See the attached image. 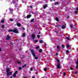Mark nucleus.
Returning <instances> with one entry per match:
<instances>
[{
	"label": "nucleus",
	"mask_w": 78,
	"mask_h": 78,
	"mask_svg": "<svg viewBox=\"0 0 78 78\" xmlns=\"http://www.w3.org/2000/svg\"><path fill=\"white\" fill-rule=\"evenodd\" d=\"M9 32H13L15 33H19V31L17 29V28H15L13 30L10 29L8 30Z\"/></svg>",
	"instance_id": "1"
},
{
	"label": "nucleus",
	"mask_w": 78,
	"mask_h": 78,
	"mask_svg": "<svg viewBox=\"0 0 78 78\" xmlns=\"http://www.w3.org/2000/svg\"><path fill=\"white\" fill-rule=\"evenodd\" d=\"M6 69V73H7V76H9V75H12V73L11 72H10L9 73V72L10 71V69L9 68H7Z\"/></svg>",
	"instance_id": "2"
},
{
	"label": "nucleus",
	"mask_w": 78,
	"mask_h": 78,
	"mask_svg": "<svg viewBox=\"0 0 78 78\" xmlns=\"http://www.w3.org/2000/svg\"><path fill=\"white\" fill-rule=\"evenodd\" d=\"M30 51L33 56L34 57H35V59H38V57L36 56V55H35V52H34V51L32 50H31Z\"/></svg>",
	"instance_id": "3"
},
{
	"label": "nucleus",
	"mask_w": 78,
	"mask_h": 78,
	"mask_svg": "<svg viewBox=\"0 0 78 78\" xmlns=\"http://www.w3.org/2000/svg\"><path fill=\"white\" fill-rule=\"evenodd\" d=\"M17 72H18V71H16L15 72V73H14L13 77L14 78H15L16 77V75L17 74Z\"/></svg>",
	"instance_id": "4"
},
{
	"label": "nucleus",
	"mask_w": 78,
	"mask_h": 78,
	"mask_svg": "<svg viewBox=\"0 0 78 78\" xmlns=\"http://www.w3.org/2000/svg\"><path fill=\"white\" fill-rule=\"evenodd\" d=\"M57 68L58 69H60V63H58L57 65Z\"/></svg>",
	"instance_id": "5"
},
{
	"label": "nucleus",
	"mask_w": 78,
	"mask_h": 78,
	"mask_svg": "<svg viewBox=\"0 0 78 78\" xmlns=\"http://www.w3.org/2000/svg\"><path fill=\"white\" fill-rule=\"evenodd\" d=\"M35 37H36V36L34 34L32 35V37L33 40H34V39H35Z\"/></svg>",
	"instance_id": "6"
},
{
	"label": "nucleus",
	"mask_w": 78,
	"mask_h": 78,
	"mask_svg": "<svg viewBox=\"0 0 78 78\" xmlns=\"http://www.w3.org/2000/svg\"><path fill=\"white\" fill-rule=\"evenodd\" d=\"M10 39H11V37L10 36H9V35L7 36V38H6V40H9Z\"/></svg>",
	"instance_id": "7"
},
{
	"label": "nucleus",
	"mask_w": 78,
	"mask_h": 78,
	"mask_svg": "<svg viewBox=\"0 0 78 78\" xmlns=\"http://www.w3.org/2000/svg\"><path fill=\"white\" fill-rule=\"evenodd\" d=\"M17 26H18V27H21V26L22 25H21V24L20 23H18L17 24Z\"/></svg>",
	"instance_id": "8"
},
{
	"label": "nucleus",
	"mask_w": 78,
	"mask_h": 78,
	"mask_svg": "<svg viewBox=\"0 0 78 78\" xmlns=\"http://www.w3.org/2000/svg\"><path fill=\"white\" fill-rule=\"evenodd\" d=\"M61 26V25L59 24H57L55 26V27H59L60 26Z\"/></svg>",
	"instance_id": "9"
},
{
	"label": "nucleus",
	"mask_w": 78,
	"mask_h": 78,
	"mask_svg": "<svg viewBox=\"0 0 78 78\" xmlns=\"http://www.w3.org/2000/svg\"><path fill=\"white\" fill-rule=\"evenodd\" d=\"M66 28V27L64 25H63L62 27V29H65Z\"/></svg>",
	"instance_id": "10"
},
{
	"label": "nucleus",
	"mask_w": 78,
	"mask_h": 78,
	"mask_svg": "<svg viewBox=\"0 0 78 78\" xmlns=\"http://www.w3.org/2000/svg\"><path fill=\"white\" fill-rule=\"evenodd\" d=\"M47 5L46 4L44 5L43 6V8H44V9H45V8H47Z\"/></svg>",
	"instance_id": "11"
},
{
	"label": "nucleus",
	"mask_w": 78,
	"mask_h": 78,
	"mask_svg": "<svg viewBox=\"0 0 78 78\" xmlns=\"http://www.w3.org/2000/svg\"><path fill=\"white\" fill-rule=\"evenodd\" d=\"M31 15H28L27 16V19H28L29 18H30V17H31Z\"/></svg>",
	"instance_id": "12"
},
{
	"label": "nucleus",
	"mask_w": 78,
	"mask_h": 78,
	"mask_svg": "<svg viewBox=\"0 0 78 78\" xmlns=\"http://www.w3.org/2000/svg\"><path fill=\"white\" fill-rule=\"evenodd\" d=\"M57 21V22H59V19L57 17H56L55 18V19Z\"/></svg>",
	"instance_id": "13"
},
{
	"label": "nucleus",
	"mask_w": 78,
	"mask_h": 78,
	"mask_svg": "<svg viewBox=\"0 0 78 78\" xmlns=\"http://www.w3.org/2000/svg\"><path fill=\"white\" fill-rule=\"evenodd\" d=\"M57 49H58V50H61V49L60 48V47H59V46H57Z\"/></svg>",
	"instance_id": "14"
},
{
	"label": "nucleus",
	"mask_w": 78,
	"mask_h": 78,
	"mask_svg": "<svg viewBox=\"0 0 78 78\" xmlns=\"http://www.w3.org/2000/svg\"><path fill=\"white\" fill-rule=\"evenodd\" d=\"M34 21V19L33 18L31 20V22H33Z\"/></svg>",
	"instance_id": "15"
},
{
	"label": "nucleus",
	"mask_w": 78,
	"mask_h": 78,
	"mask_svg": "<svg viewBox=\"0 0 78 78\" xmlns=\"http://www.w3.org/2000/svg\"><path fill=\"white\" fill-rule=\"evenodd\" d=\"M39 42L40 44H42L43 43V41L41 40L39 41Z\"/></svg>",
	"instance_id": "16"
},
{
	"label": "nucleus",
	"mask_w": 78,
	"mask_h": 78,
	"mask_svg": "<svg viewBox=\"0 0 78 78\" xmlns=\"http://www.w3.org/2000/svg\"><path fill=\"white\" fill-rule=\"evenodd\" d=\"M44 70L45 71V72H46L47 70V68H45L44 69Z\"/></svg>",
	"instance_id": "17"
},
{
	"label": "nucleus",
	"mask_w": 78,
	"mask_h": 78,
	"mask_svg": "<svg viewBox=\"0 0 78 78\" xmlns=\"http://www.w3.org/2000/svg\"><path fill=\"white\" fill-rule=\"evenodd\" d=\"M78 10H77L75 11L74 12L75 14H78Z\"/></svg>",
	"instance_id": "18"
},
{
	"label": "nucleus",
	"mask_w": 78,
	"mask_h": 78,
	"mask_svg": "<svg viewBox=\"0 0 78 78\" xmlns=\"http://www.w3.org/2000/svg\"><path fill=\"white\" fill-rule=\"evenodd\" d=\"M39 52H40V53H42V49H40L39 50Z\"/></svg>",
	"instance_id": "19"
},
{
	"label": "nucleus",
	"mask_w": 78,
	"mask_h": 78,
	"mask_svg": "<svg viewBox=\"0 0 78 78\" xmlns=\"http://www.w3.org/2000/svg\"><path fill=\"white\" fill-rule=\"evenodd\" d=\"M27 66V65L26 64H25L24 65H23V66H22V67L23 68H24L25 67H26Z\"/></svg>",
	"instance_id": "20"
},
{
	"label": "nucleus",
	"mask_w": 78,
	"mask_h": 78,
	"mask_svg": "<svg viewBox=\"0 0 78 78\" xmlns=\"http://www.w3.org/2000/svg\"><path fill=\"white\" fill-rule=\"evenodd\" d=\"M58 3H59V2H55V5H58Z\"/></svg>",
	"instance_id": "21"
},
{
	"label": "nucleus",
	"mask_w": 78,
	"mask_h": 78,
	"mask_svg": "<svg viewBox=\"0 0 78 78\" xmlns=\"http://www.w3.org/2000/svg\"><path fill=\"white\" fill-rule=\"evenodd\" d=\"M9 20L10 21H11V22H13V21H14V20L13 19H12V18H11Z\"/></svg>",
	"instance_id": "22"
},
{
	"label": "nucleus",
	"mask_w": 78,
	"mask_h": 78,
	"mask_svg": "<svg viewBox=\"0 0 78 78\" xmlns=\"http://www.w3.org/2000/svg\"><path fill=\"white\" fill-rule=\"evenodd\" d=\"M17 63H18V64H21V63H22V62H19V61H17Z\"/></svg>",
	"instance_id": "23"
},
{
	"label": "nucleus",
	"mask_w": 78,
	"mask_h": 78,
	"mask_svg": "<svg viewBox=\"0 0 78 78\" xmlns=\"http://www.w3.org/2000/svg\"><path fill=\"white\" fill-rule=\"evenodd\" d=\"M70 26L71 28H73V25L71 24V25H70Z\"/></svg>",
	"instance_id": "24"
},
{
	"label": "nucleus",
	"mask_w": 78,
	"mask_h": 78,
	"mask_svg": "<svg viewBox=\"0 0 78 78\" xmlns=\"http://www.w3.org/2000/svg\"><path fill=\"white\" fill-rule=\"evenodd\" d=\"M66 53L67 55V53H69V50H67L66 51Z\"/></svg>",
	"instance_id": "25"
},
{
	"label": "nucleus",
	"mask_w": 78,
	"mask_h": 78,
	"mask_svg": "<svg viewBox=\"0 0 78 78\" xmlns=\"http://www.w3.org/2000/svg\"><path fill=\"white\" fill-rule=\"evenodd\" d=\"M23 37H25V33L23 34Z\"/></svg>",
	"instance_id": "26"
},
{
	"label": "nucleus",
	"mask_w": 78,
	"mask_h": 78,
	"mask_svg": "<svg viewBox=\"0 0 78 78\" xmlns=\"http://www.w3.org/2000/svg\"><path fill=\"white\" fill-rule=\"evenodd\" d=\"M16 9H17V10L19 9V7H16Z\"/></svg>",
	"instance_id": "27"
},
{
	"label": "nucleus",
	"mask_w": 78,
	"mask_h": 78,
	"mask_svg": "<svg viewBox=\"0 0 78 78\" xmlns=\"http://www.w3.org/2000/svg\"><path fill=\"white\" fill-rule=\"evenodd\" d=\"M22 67H19V70H22Z\"/></svg>",
	"instance_id": "28"
},
{
	"label": "nucleus",
	"mask_w": 78,
	"mask_h": 78,
	"mask_svg": "<svg viewBox=\"0 0 78 78\" xmlns=\"http://www.w3.org/2000/svg\"><path fill=\"white\" fill-rule=\"evenodd\" d=\"M5 22V21L4 20H2L1 21V23H4Z\"/></svg>",
	"instance_id": "29"
},
{
	"label": "nucleus",
	"mask_w": 78,
	"mask_h": 78,
	"mask_svg": "<svg viewBox=\"0 0 78 78\" xmlns=\"http://www.w3.org/2000/svg\"><path fill=\"white\" fill-rule=\"evenodd\" d=\"M38 38H40V35H37Z\"/></svg>",
	"instance_id": "30"
},
{
	"label": "nucleus",
	"mask_w": 78,
	"mask_h": 78,
	"mask_svg": "<svg viewBox=\"0 0 78 78\" xmlns=\"http://www.w3.org/2000/svg\"><path fill=\"white\" fill-rule=\"evenodd\" d=\"M56 60H57L58 62H59V60H58V59L57 58L56 59Z\"/></svg>",
	"instance_id": "31"
},
{
	"label": "nucleus",
	"mask_w": 78,
	"mask_h": 78,
	"mask_svg": "<svg viewBox=\"0 0 78 78\" xmlns=\"http://www.w3.org/2000/svg\"><path fill=\"white\" fill-rule=\"evenodd\" d=\"M76 64L77 65H78V58H77V61L76 62Z\"/></svg>",
	"instance_id": "32"
},
{
	"label": "nucleus",
	"mask_w": 78,
	"mask_h": 78,
	"mask_svg": "<svg viewBox=\"0 0 78 78\" xmlns=\"http://www.w3.org/2000/svg\"><path fill=\"white\" fill-rule=\"evenodd\" d=\"M2 28H5V26L3 25H2Z\"/></svg>",
	"instance_id": "33"
},
{
	"label": "nucleus",
	"mask_w": 78,
	"mask_h": 78,
	"mask_svg": "<svg viewBox=\"0 0 78 78\" xmlns=\"http://www.w3.org/2000/svg\"><path fill=\"white\" fill-rule=\"evenodd\" d=\"M66 39L68 41H69V40H70V38H69V37H67Z\"/></svg>",
	"instance_id": "34"
},
{
	"label": "nucleus",
	"mask_w": 78,
	"mask_h": 78,
	"mask_svg": "<svg viewBox=\"0 0 78 78\" xmlns=\"http://www.w3.org/2000/svg\"><path fill=\"white\" fill-rule=\"evenodd\" d=\"M39 48V47L38 46L36 47V49H38V48Z\"/></svg>",
	"instance_id": "35"
},
{
	"label": "nucleus",
	"mask_w": 78,
	"mask_h": 78,
	"mask_svg": "<svg viewBox=\"0 0 78 78\" xmlns=\"http://www.w3.org/2000/svg\"><path fill=\"white\" fill-rule=\"evenodd\" d=\"M70 70H73V68L72 67H70Z\"/></svg>",
	"instance_id": "36"
},
{
	"label": "nucleus",
	"mask_w": 78,
	"mask_h": 78,
	"mask_svg": "<svg viewBox=\"0 0 78 78\" xmlns=\"http://www.w3.org/2000/svg\"><path fill=\"white\" fill-rule=\"evenodd\" d=\"M62 48H64L65 47H64V45H63V44H62Z\"/></svg>",
	"instance_id": "37"
},
{
	"label": "nucleus",
	"mask_w": 78,
	"mask_h": 78,
	"mask_svg": "<svg viewBox=\"0 0 78 78\" xmlns=\"http://www.w3.org/2000/svg\"><path fill=\"white\" fill-rule=\"evenodd\" d=\"M66 75V73L65 72H64L63 73V75L64 76H65Z\"/></svg>",
	"instance_id": "38"
},
{
	"label": "nucleus",
	"mask_w": 78,
	"mask_h": 78,
	"mask_svg": "<svg viewBox=\"0 0 78 78\" xmlns=\"http://www.w3.org/2000/svg\"><path fill=\"white\" fill-rule=\"evenodd\" d=\"M30 70H31V71H33V68H30Z\"/></svg>",
	"instance_id": "39"
},
{
	"label": "nucleus",
	"mask_w": 78,
	"mask_h": 78,
	"mask_svg": "<svg viewBox=\"0 0 78 78\" xmlns=\"http://www.w3.org/2000/svg\"><path fill=\"white\" fill-rule=\"evenodd\" d=\"M76 69H78V65H77L76 66Z\"/></svg>",
	"instance_id": "40"
},
{
	"label": "nucleus",
	"mask_w": 78,
	"mask_h": 78,
	"mask_svg": "<svg viewBox=\"0 0 78 78\" xmlns=\"http://www.w3.org/2000/svg\"><path fill=\"white\" fill-rule=\"evenodd\" d=\"M67 48H69V45L68 44L67 45Z\"/></svg>",
	"instance_id": "41"
},
{
	"label": "nucleus",
	"mask_w": 78,
	"mask_h": 78,
	"mask_svg": "<svg viewBox=\"0 0 78 78\" xmlns=\"http://www.w3.org/2000/svg\"><path fill=\"white\" fill-rule=\"evenodd\" d=\"M55 32L57 34H58V33H59V32H58V31H55Z\"/></svg>",
	"instance_id": "42"
},
{
	"label": "nucleus",
	"mask_w": 78,
	"mask_h": 78,
	"mask_svg": "<svg viewBox=\"0 0 78 78\" xmlns=\"http://www.w3.org/2000/svg\"><path fill=\"white\" fill-rule=\"evenodd\" d=\"M9 10H12V9L11 8H9Z\"/></svg>",
	"instance_id": "43"
},
{
	"label": "nucleus",
	"mask_w": 78,
	"mask_h": 78,
	"mask_svg": "<svg viewBox=\"0 0 78 78\" xmlns=\"http://www.w3.org/2000/svg\"><path fill=\"white\" fill-rule=\"evenodd\" d=\"M38 41L37 40L35 41V42H37Z\"/></svg>",
	"instance_id": "44"
},
{
	"label": "nucleus",
	"mask_w": 78,
	"mask_h": 78,
	"mask_svg": "<svg viewBox=\"0 0 78 78\" xmlns=\"http://www.w3.org/2000/svg\"><path fill=\"white\" fill-rule=\"evenodd\" d=\"M69 17H70V16H68L67 17V19L69 18Z\"/></svg>",
	"instance_id": "45"
},
{
	"label": "nucleus",
	"mask_w": 78,
	"mask_h": 78,
	"mask_svg": "<svg viewBox=\"0 0 78 78\" xmlns=\"http://www.w3.org/2000/svg\"><path fill=\"white\" fill-rule=\"evenodd\" d=\"M22 29L23 30H25V28L24 27Z\"/></svg>",
	"instance_id": "46"
},
{
	"label": "nucleus",
	"mask_w": 78,
	"mask_h": 78,
	"mask_svg": "<svg viewBox=\"0 0 78 78\" xmlns=\"http://www.w3.org/2000/svg\"><path fill=\"white\" fill-rule=\"evenodd\" d=\"M56 55L57 56H58V53H56Z\"/></svg>",
	"instance_id": "47"
},
{
	"label": "nucleus",
	"mask_w": 78,
	"mask_h": 78,
	"mask_svg": "<svg viewBox=\"0 0 78 78\" xmlns=\"http://www.w3.org/2000/svg\"><path fill=\"white\" fill-rule=\"evenodd\" d=\"M75 74H77V72L76 71L75 73Z\"/></svg>",
	"instance_id": "48"
},
{
	"label": "nucleus",
	"mask_w": 78,
	"mask_h": 78,
	"mask_svg": "<svg viewBox=\"0 0 78 78\" xmlns=\"http://www.w3.org/2000/svg\"><path fill=\"white\" fill-rule=\"evenodd\" d=\"M2 50L1 48H0V51H2Z\"/></svg>",
	"instance_id": "49"
},
{
	"label": "nucleus",
	"mask_w": 78,
	"mask_h": 78,
	"mask_svg": "<svg viewBox=\"0 0 78 78\" xmlns=\"http://www.w3.org/2000/svg\"><path fill=\"white\" fill-rule=\"evenodd\" d=\"M32 78H35V77L34 76H33Z\"/></svg>",
	"instance_id": "50"
},
{
	"label": "nucleus",
	"mask_w": 78,
	"mask_h": 78,
	"mask_svg": "<svg viewBox=\"0 0 78 78\" xmlns=\"http://www.w3.org/2000/svg\"><path fill=\"white\" fill-rule=\"evenodd\" d=\"M41 34V32H39L38 33V34Z\"/></svg>",
	"instance_id": "51"
},
{
	"label": "nucleus",
	"mask_w": 78,
	"mask_h": 78,
	"mask_svg": "<svg viewBox=\"0 0 78 78\" xmlns=\"http://www.w3.org/2000/svg\"><path fill=\"white\" fill-rule=\"evenodd\" d=\"M35 73L36 75H37V72H36Z\"/></svg>",
	"instance_id": "52"
},
{
	"label": "nucleus",
	"mask_w": 78,
	"mask_h": 78,
	"mask_svg": "<svg viewBox=\"0 0 78 78\" xmlns=\"http://www.w3.org/2000/svg\"><path fill=\"white\" fill-rule=\"evenodd\" d=\"M76 10H78V8H76Z\"/></svg>",
	"instance_id": "53"
},
{
	"label": "nucleus",
	"mask_w": 78,
	"mask_h": 78,
	"mask_svg": "<svg viewBox=\"0 0 78 78\" xmlns=\"http://www.w3.org/2000/svg\"><path fill=\"white\" fill-rule=\"evenodd\" d=\"M30 7L31 8H32V6H30Z\"/></svg>",
	"instance_id": "54"
},
{
	"label": "nucleus",
	"mask_w": 78,
	"mask_h": 78,
	"mask_svg": "<svg viewBox=\"0 0 78 78\" xmlns=\"http://www.w3.org/2000/svg\"><path fill=\"white\" fill-rule=\"evenodd\" d=\"M44 46L45 47H46V46H45V45H44Z\"/></svg>",
	"instance_id": "55"
},
{
	"label": "nucleus",
	"mask_w": 78,
	"mask_h": 78,
	"mask_svg": "<svg viewBox=\"0 0 78 78\" xmlns=\"http://www.w3.org/2000/svg\"><path fill=\"white\" fill-rule=\"evenodd\" d=\"M10 78H12V76H11Z\"/></svg>",
	"instance_id": "56"
},
{
	"label": "nucleus",
	"mask_w": 78,
	"mask_h": 78,
	"mask_svg": "<svg viewBox=\"0 0 78 78\" xmlns=\"http://www.w3.org/2000/svg\"><path fill=\"white\" fill-rule=\"evenodd\" d=\"M24 18H25V19H26L27 18V17H24Z\"/></svg>",
	"instance_id": "57"
},
{
	"label": "nucleus",
	"mask_w": 78,
	"mask_h": 78,
	"mask_svg": "<svg viewBox=\"0 0 78 78\" xmlns=\"http://www.w3.org/2000/svg\"><path fill=\"white\" fill-rule=\"evenodd\" d=\"M24 78H27V77H24Z\"/></svg>",
	"instance_id": "58"
},
{
	"label": "nucleus",
	"mask_w": 78,
	"mask_h": 78,
	"mask_svg": "<svg viewBox=\"0 0 78 78\" xmlns=\"http://www.w3.org/2000/svg\"><path fill=\"white\" fill-rule=\"evenodd\" d=\"M32 14H33V12H32Z\"/></svg>",
	"instance_id": "59"
},
{
	"label": "nucleus",
	"mask_w": 78,
	"mask_h": 78,
	"mask_svg": "<svg viewBox=\"0 0 78 78\" xmlns=\"http://www.w3.org/2000/svg\"><path fill=\"white\" fill-rule=\"evenodd\" d=\"M24 58V57H23V59Z\"/></svg>",
	"instance_id": "60"
},
{
	"label": "nucleus",
	"mask_w": 78,
	"mask_h": 78,
	"mask_svg": "<svg viewBox=\"0 0 78 78\" xmlns=\"http://www.w3.org/2000/svg\"><path fill=\"white\" fill-rule=\"evenodd\" d=\"M48 13H50V12H48Z\"/></svg>",
	"instance_id": "61"
},
{
	"label": "nucleus",
	"mask_w": 78,
	"mask_h": 78,
	"mask_svg": "<svg viewBox=\"0 0 78 78\" xmlns=\"http://www.w3.org/2000/svg\"><path fill=\"white\" fill-rule=\"evenodd\" d=\"M77 29H76V30H77Z\"/></svg>",
	"instance_id": "62"
}]
</instances>
